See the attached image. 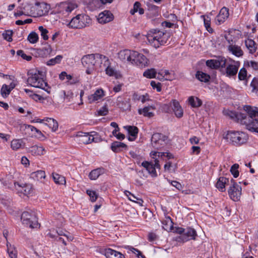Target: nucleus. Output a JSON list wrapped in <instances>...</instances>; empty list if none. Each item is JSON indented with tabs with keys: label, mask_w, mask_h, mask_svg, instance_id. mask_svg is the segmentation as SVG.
I'll return each mask as SVG.
<instances>
[{
	"label": "nucleus",
	"mask_w": 258,
	"mask_h": 258,
	"mask_svg": "<svg viewBox=\"0 0 258 258\" xmlns=\"http://www.w3.org/2000/svg\"><path fill=\"white\" fill-rule=\"evenodd\" d=\"M161 138H165V135L160 133H155L152 135L151 144L154 148L159 149V145L157 143Z\"/></svg>",
	"instance_id": "e433bc0d"
},
{
	"label": "nucleus",
	"mask_w": 258,
	"mask_h": 258,
	"mask_svg": "<svg viewBox=\"0 0 258 258\" xmlns=\"http://www.w3.org/2000/svg\"><path fill=\"white\" fill-rule=\"evenodd\" d=\"M25 146V143L23 139H13L11 143V148L13 150L17 151L23 148Z\"/></svg>",
	"instance_id": "c756f323"
},
{
	"label": "nucleus",
	"mask_w": 258,
	"mask_h": 258,
	"mask_svg": "<svg viewBox=\"0 0 258 258\" xmlns=\"http://www.w3.org/2000/svg\"><path fill=\"white\" fill-rule=\"evenodd\" d=\"M157 72L154 69H150L146 70L144 73V77L149 78L152 79L156 77Z\"/></svg>",
	"instance_id": "c03bdc74"
},
{
	"label": "nucleus",
	"mask_w": 258,
	"mask_h": 258,
	"mask_svg": "<svg viewBox=\"0 0 258 258\" xmlns=\"http://www.w3.org/2000/svg\"><path fill=\"white\" fill-rule=\"evenodd\" d=\"M229 45L227 46L228 50L237 57H241L243 55V52L240 46L234 44L232 40H227Z\"/></svg>",
	"instance_id": "6ab92c4d"
},
{
	"label": "nucleus",
	"mask_w": 258,
	"mask_h": 258,
	"mask_svg": "<svg viewBox=\"0 0 258 258\" xmlns=\"http://www.w3.org/2000/svg\"><path fill=\"white\" fill-rule=\"evenodd\" d=\"M177 233L180 234L177 238V240L183 242L191 239H195L197 236L196 231L194 228L190 227L185 229L179 228L177 229Z\"/></svg>",
	"instance_id": "6e6552de"
},
{
	"label": "nucleus",
	"mask_w": 258,
	"mask_h": 258,
	"mask_svg": "<svg viewBox=\"0 0 258 258\" xmlns=\"http://www.w3.org/2000/svg\"><path fill=\"white\" fill-rule=\"evenodd\" d=\"M113 19V14L108 11H104L98 15V21L99 23L105 24L108 23Z\"/></svg>",
	"instance_id": "aec40b11"
},
{
	"label": "nucleus",
	"mask_w": 258,
	"mask_h": 258,
	"mask_svg": "<svg viewBox=\"0 0 258 258\" xmlns=\"http://www.w3.org/2000/svg\"><path fill=\"white\" fill-rule=\"evenodd\" d=\"M231 185L228 189V194L231 199L234 201H238L240 200L241 195V187L235 181L231 179Z\"/></svg>",
	"instance_id": "1a4fd4ad"
},
{
	"label": "nucleus",
	"mask_w": 258,
	"mask_h": 258,
	"mask_svg": "<svg viewBox=\"0 0 258 258\" xmlns=\"http://www.w3.org/2000/svg\"><path fill=\"white\" fill-rule=\"evenodd\" d=\"M149 43L157 48L167 43L170 38V34L157 29L150 30L146 35Z\"/></svg>",
	"instance_id": "f03ea898"
},
{
	"label": "nucleus",
	"mask_w": 258,
	"mask_h": 258,
	"mask_svg": "<svg viewBox=\"0 0 258 258\" xmlns=\"http://www.w3.org/2000/svg\"><path fill=\"white\" fill-rule=\"evenodd\" d=\"M124 194L130 201L133 202L137 203V201L140 200L138 197L135 196L134 194H132L128 190H125L124 191Z\"/></svg>",
	"instance_id": "603ef678"
},
{
	"label": "nucleus",
	"mask_w": 258,
	"mask_h": 258,
	"mask_svg": "<svg viewBox=\"0 0 258 258\" xmlns=\"http://www.w3.org/2000/svg\"><path fill=\"white\" fill-rule=\"evenodd\" d=\"M59 79L61 81H64L65 79H66L67 81L66 83L68 85H75L79 82V80L77 77H76L74 75L68 74L67 72L64 71L62 72L59 75Z\"/></svg>",
	"instance_id": "a211bd4d"
},
{
	"label": "nucleus",
	"mask_w": 258,
	"mask_h": 258,
	"mask_svg": "<svg viewBox=\"0 0 258 258\" xmlns=\"http://www.w3.org/2000/svg\"><path fill=\"white\" fill-rule=\"evenodd\" d=\"M11 91V90L9 88L8 85L4 84L2 87L1 93L3 97L6 98L10 94Z\"/></svg>",
	"instance_id": "8fccbe9b"
},
{
	"label": "nucleus",
	"mask_w": 258,
	"mask_h": 258,
	"mask_svg": "<svg viewBox=\"0 0 258 258\" xmlns=\"http://www.w3.org/2000/svg\"><path fill=\"white\" fill-rule=\"evenodd\" d=\"M240 65V63L239 61L231 60L230 62L227 63L226 68L225 76L230 78L236 77Z\"/></svg>",
	"instance_id": "f8f14e48"
},
{
	"label": "nucleus",
	"mask_w": 258,
	"mask_h": 258,
	"mask_svg": "<svg viewBox=\"0 0 258 258\" xmlns=\"http://www.w3.org/2000/svg\"><path fill=\"white\" fill-rule=\"evenodd\" d=\"M21 219L23 224L27 227L34 228L39 226L35 213L32 211L24 212Z\"/></svg>",
	"instance_id": "423d86ee"
},
{
	"label": "nucleus",
	"mask_w": 258,
	"mask_h": 258,
	"mask_svg": "<svg viewBox=\"0 0 258 258\" xmlns=\"http://www.w3.org/2000/svg\"><path fill=\"white\" fill-rule=\"evenodd\" d=\"M165 155H166V156L169 158H170L171 156V155L169 153L159 152L156 151H152L150 153V156L152 157V158H155V157H158V158H159L160 157L162 158L163 156H164Z\"/></svg>",
	"instance_id": "a18cd8bd"
},
{
	"label": "nucleus",
	"mask_w": 258,
	"mask_h": 258,
	"mask_svg": "<svg viewBox=\"0 0 258 258\" xmlns=\"http://www.w3.org/2000/svg\"><path fill=\"white\" fill-rule=\"evenodd\" d=\"M108 112V108L106 104L102 106L98 111V113L100 115H106Z\"/></svg>",
	"instance_id": "e2e57ef3"
},
{
	"label": "nucleus",
	"mask_w": 258,
	"mask_h": 258,
	"mask_svg": "<svg viewBox=\"0 0 258 258\" xmlns=\"http://www.w3.org/2000/svg\"><path fill=\"white\" fill-rule=\"evenodd\" d=\"M45 121L46 122L45 124L51 128L52 132H55L57 130L58 124L56 120L51 118H45Z\"/></svg>",
	"instance_id": "c9c22d12"
},
{
	"label": "nucleus",
	"mask_w": 258,
	"mask_h": 258,
	"mask_svg": "<svg viewBox=\"0 0 258 258\" xmlns=\"http://www.w3.org/2000/svg\"><path fill=\"white\" fill-rule=\"evenodd\" d=\"M46 177L45 172L43 170H38L31 173L30 177L37 181H42Z\"/></svg>",
	"instance_id": "473e14b6"
},
{
	"label": "nucleus",
	"mask_w": 258,
	"mask_h": 258,
	"mask_svg": "<svg viewBox=\"0 0 258 258\" xmlns=\"http://www.w3.org/2000/svg\"><path fill=\"white\" fill-rule=\"evenodd\" d=\"M105 96V93L102 89H97L92 95L88 96L89 102L92 103L101 99Z\"/></svg>",
	"instance_id": "b1692460"
},
{
	"label": "nucleus",
	"mask_w": 258,
	"mask_h": 258,
	"mask_svg": "<svg viewBox=\"0 0 258 258\" xmlns=\"http://www.w3.org/2000/svg\"><path fill=\"white\" fill-rule=\"evenodd\" d=\"M57 233L58 235H63V236H66L68 240H69L70 241H72L73 239V238L72 236H69L67 234V233H68L67 232L64 231L62 230L59 229L57 231Z\"/></svg>",
	"instance_id": "774afa93"
},
{
	"label": "nucleus",
	"mask_w": 258,
	"mask_h": 258,
	"mask_svg": "<svg viewBox=\"0 0 258 258\" xmlns=\"http://www.w3.org/2000/svg\"><path fill=\"white\" fill-rule=\"evenodd\" d=\"M87 194L90 197V200L92 202H94L96 201V200L98 198V195L96 194V192L95 191L91 190H87Z\"/></svg>",
	"instance_id": "13d9d810"
},
{
	"label": "nucleus",
	"mask_w": 258,
	"mask_h": 258,
	"mask_svg": "<svg viewBox=\"0 0 258 258\" xmlns=\"http://www.w3.org/2000/svg\"><path fill=\"white\" fill-rule=\"evenodd\" d=\"M111 149L114 152L118 153L121 151L123 149L126 150L127 146L123 143L114 142L111 144Z\"/></svg>",
	"instance_id": "c85d7f7f"
},
{
	"label": "nucleus",
	"mask_w": 258,
	"mask_h": 258,
	"mask_svg": "<svg viewBox=\"0 0 258 258\" xmlns=\"http://www.w3.org/2000/svg\"><path fill=\"white\" fill-rule=\"evenodd\" d=\"M238 168L239 165L237 164H234L231 167L230 172L235 178L237 177L239 175Z\"/></svg>",
	"instance_id": "5fc2aeb1"
},
{
	"label": "nucleus",
	"mask_w": 258,
	"mask_h": 258,
	"mask_svg": "<svg viewBox=\"0 0 258 258\" xmlns=\"http://www.w3.org/2000/svg\"><path fill=\"white\" fill-rule=\"evenodd\" d=\"M196 77L200 81L205 83L208 82L210 79V77L209 75L201 71H198L197 72Z\"/></svg>",
	"instance_id": "ea45409f"
},
{
	"label": "nucleus",
	"mask_w": 258,
	"mask_h": 258,
	"mask_svg": "<svg viewBox=\"0 0 258 258\" xmlns=\"http://www.w3.org/2000/svg\"><path fill=\"white\" fill-rule=\"evenodd\" d=\"M229 15L228 9L225 7H223L216 18L215 21L216 24L220 25L223 23L228 18Z\"/></svg>",
	"instance_id": "412c9836"
},
{
	"label": "nucleus",
	"mask_w": 258,
	"mask_h": 258,
	"mask_svg": "<svg viewBox=\"0 0 258 258\" xmlns=\"http://www.w3.org/2000/svg\"><path fill=\"white\" fill-rule=\"evenodd\" d=\"M226 63V60L224 57H219L217 59H210L206 61V64L208 67L216 69L220 67H225Z\"/></svg>",
	"instance_id": "f3484780"
},
{
	"label": "nucleus",
	"mask_w": 258,
	"mask_h": 258,
	"mask_svg": "<svg viewBox=\"0 0 258 258\" xmlns=\"http://www.w3.org/2000/svg\"><path fill=\"white\" fill-rule=\"evenodd\" d=\"M203 17L204 18V25L205 28L209 32L212 33L213 32V30L210 26V18L208 16Z\"/></svg>",
	"instance_id": "3c124183"
},
{
	"label": "nucleus",
	"mask_w": 258,
	"mask_h": 258,
	"mask_svg": "<svg viewBox=\"0 0 258 258\" xmlns=\"http://www.w3.org/2000/svg\"><path fill=\"white\" fill-rule=\"evenodd\" d=\"M38 30L40 32L41 36L44 40H47L48 39V36L47 35L48 31L44 28L43 26H41L38 27Z\"/></svg>",
	"instance_id": "864d4df0"
},
{
	"label": "nucleus",
	"mask_w": 258,
	"mask_h": 258,
	"mask_svg": "<svg viewBox=\"0 0 258 258\" xmlns=\"http://www.w3.org/2000/svg\"><path fill=\"white\" fill-rule=\"evenodd\" d=\"M90 21L91 20L88 16L79 14L72 18L68 25L71 28L81 29L86 27Z\"/></svg>",
	"instance_id": "0eeeda50"
},
{
	"label": "nucleus",
	"mask_w": 258,
	"mask_h": 258,
	"mask_svg": "<svg viewBox=\"0 0 258 258\" xmlns=\"http://www.w3.org/2000/svg\"><path fill=\"white\" fill-rule=\"evenodd\" d=\"M138 95L135 93L133 95V98L134 100H140L142 103L145 102L146 101L149 100L148 95H141L139 96V98H137Z\"/></svg>",
	"instance_id": "bf43d9fd"
},
{
	"label": "nucleus",
	"mask_w": 258,
	"mask_h": 258,
	"mask_svg": "<svg viewBox=\"0 0 258 258\" xmlns=\"http://www.w3.org/2000/svg\"><path fill=\"white\" fill-rule=\"evenodd\" d=\"M250 86L252 88V92L256 93L258 92V82L257 80L253 79L250 83Z\"/></svg>",
	"instance_id": "338daca9"
},
{
	"label": "nucleus",
	"mask_w": 258,
	"mask_h": 258,
	"mask_svg": "<svg viewBox=\"0 0 258 258\" xmlns=\"http://www.w3.org/2000/svg\"><path fill=\"white\" fill-rule=\"evenodd\" d=\"M238 79L240 81L244 80L247 77V71L244 68H241L238 73Z\"/></svg>",
	"instance_id": "4d7b16f0"
},
{
	"label": "nucleus",
	"mask_w": 258,
	"mask_h": 258,
	"mask_svg": "<svg viewBox=\"0 0 258 258\" xmlns=\"http://www.w3.org/2000/svg\"><path fill=\"white\" fill-rule=\"evenodd\" d=\"M225 139L233 145L240 146L247 142L248 137L243 132L230 131L227 132Z\"/></svg>",
	"instance_id": "20e7f679"
},
{
	"label": "nucleus",
	"mask_w": 258,
	"mask_h": 258,
	"mask_svg": "<svg viewBox=\"0 0 258 258\" xmlns=\"http://www.w3.org/2000/svg\"><path fill=\"white\" fill-rule=\"evenodd\" d=\"M163 228L166 231H170L172 229L173 223L170 217H167L162 222Z\"/></svg>",
	"instance_id": "37998d69"
},
{
	"label": "nucleus",
	"mask_w": 258,
	"mask_h": 258,
	"mask_svg": "<svg viewBox=\"0 0 258 258\" xmlns=\"http://www.w3.org/2000/svg\"><path fill=\"white\" fill-rule=\"evenodd\" d=\"M141 165L144 167L148 173L153 177H156L157 174L155 167L153 166V164L149 162L145 161L141 163Z\"/></svg>",
	"instance_id": "cd10ccee"
},
{
	"label": "nucleus",
	"mask_w": 258,
	"mask_h": 258,
	"mask_svg": "<svg viewBox=\"0 0 258 258\" xmlns=\"http://www.w3.org/2000/svg\"><path fill=\"white\" fill-rule=\"evenodd\" d=\"M12 34L13 32L12 31H6L5 32L3 33V36L5 40L10 42L12 41Z\"/></svg>",
	"instance_id": "052dcab7"
},
{
	"label": "nucleus",
	"mask_w": 258,
	"mask_h": 258,
	"mask_svg": "<svg viewBox=\"0 0 258 258\" xmlns=\"http://www.w3.org/2000/svg\"><path fill=\"white\" fill-rule=\"evenodd\" d=\"M81 61L83 66L86 68L87 74H91L99 63H103V61H105L106 64L108 62L107 57L98 54L85 55L82 58Z\"/></svg>",
	"instance_id": "f257e3e1"
},
{
	"label": "nucleus",
	"mask_w": 258,
	"mask_h": 258,
	"mask_svg": "<svg viewBox=\"0 0 258 258\" xmlns=\"http://www.w3.org/2000/svg\"><path fill=\"white\" fill-rule=\"evenodd\" d=\"M49 10V7L45 3H36L31 8V16L34 17H41L46 14Z\"/></svg>",
	"instance_id": "9d476101"
},
{
	"label": "nucleus",
	"mask_w": 258,
	"mask_h": 258,
	"mask_svg": "<svg viewBox=\"0 0 258 258\" xmlns=\"http://www.w3.org/2000/svg\"><path fill=\"white\" fill-rule=\"evenodd\" d=\"M244 110L246 111L248 114V116H246L247 119L249 118H254L256 116H258V108L256 107H252L250 106H244Z\"/></svg>",
	"instance_id": "7c9ffc66"
},
{
	"label": "nucleus",
	"mask_w": 258,
	"mask_h": 258,
	"mask_svg": "<svg viewBox=\"0 0 258 258\" xmlns=\"http://www.w3.org/2000/svg\"><path fill=\"white\" fill-rule=\"evenodd\" d=\"M135 51L124 49L118 53V58L122 62L132 64L134 58Z\"/></svg>",
	"instance_id": "9b49d317"
},
{
	"label": "nucleus",
	"mask_w": 258,
	"mask_h": 258,
	"mask_svg": "<svg viewBox=\"0 0 258 258\" xmlns=\"http://www.w3.org/2000/svg\"><path fill=\"white\" fill-rule=\"evenodd\" d=\"M62 9L67 13H71L75 9L77 8L78 5L75 1L72 0L62 3L61 4Z\"/></svg>",
	"instance_id": "393cba45"
},
{
	"label": "nucleus",
	"mask_w": 258,
	"mask_h": 258,
	"mask_svg": "<svg viewBox=\"0 0 258 258\" xmlns=\"http://www.w3.org/2000/svg\"><path fill=\"white\" fill-rule=\"evenodd\" d=\"M104 173V169L99 168L93 170L89 174V177L91 180H96L98 177Z\"/></svg>",
	"instance_id": "4c0bfd02"
},
{
	"label": "nucleus",
	"mask_w": 258,
	"mask_h": 258,
	"mask_svg": "<svg viewBox=\"0 0 258 258\" xmlns=\"http://www.w3.org/2000/svg\"><path fill=\"white\" fill-rule=\"evenodd\" d=\"M150 84L154 89H156L157 92H159L161 91V84L160 83H156L154 81H152Z\"/></svg>",
	"instance_id": "0e129e2a"
},
{
	"label": "nucleus",
	"mask_w": 258,
	"mask_h": 258,
	"mask_svg": "<svg viewBox=\"0 0 258 258\" xmlns=\"http://www.w3.org/2000/svg\"><path fill=\"white\" fill-rule=\"evenodd\" d=\"M141 4L139 2H136L134 5V8L130 11V13L132 15H134L135 13L139 12L140 14H143L144 12L142 8H140Z\"/></svg>",
	"instance_id": "de8ad7c7"
},
{
	"label": "nucleus",
	"mask_w": 258,
	"mask_h": 258,
	"mask_svg": "<svg viewBox=\"0 0 258 258\" xmlns=\"http://www.w3.org/2000/svg\"><path fill=\"white\" fill-rule=\"evenodd\" d=\"M38 35L35 32H31L28 36L27 39L31 43H36L38 41Z\"/></svg>",
	"instance_id": "09e8293b"
},
{
	"label": "nucleus",
	"mask_w": 258,
	"mask_h": 258,
	"mask_svg": "<svg viewBox=\"0 0 258 258\" xmlns=\"http://www.w3.org/2000/svg\"><path fill=\"white\" fill-rule=\"evenodd\" d=\"M28 84L32 87L43 89L48 92L49 87L42 78V73L36 70H31L28 72Z\"/></svg>",
	"instance_id": "7ed1b4c3"
},
{
	"label": "nucleus",
	"mask_w": 258,
	"mask_h": 258,
	"mask_svg": "<svg viewBox=\"0 0 258 258\" xmlns=\"http://www.w3.org/2000/svg\"><path fill=\"white\" fill-rule=\"evenodd\" d=\"M62 56L61 55H56L54 58H51L46 62L47 66H53L57 63H59L62 59Z\"/></svg>",
	"instance_id": "49530a36"
},
{
	"label": "nucleus",
	"mask_w": 258,
	"mask_h": 258,
	"mask_svg": "<svg viewBox=\"0 0 258 258\" xmlns=\"http://www.w3.org/2000/svg\"><path fill=\"white\" fill-rule=\"evenodd\" d=\"M7 252L9 256L11 258L17 257V250L14 245H12L10 243L7 241Z\"/></svg>",
	"instance_id": "58836bf2"
},
{
	"label": "nucleus",
	"mask_w": 258,
	"mask_h": 258,
	"mask_svg": "<svg viewBox=\"0 0 258 258\" xmlns=\"http://www.w3.org/2000/svg\"><path fill=\"white\" fill-rule=\"evenodd\" d=\"M149 59L144 54L135 51L132 65L144 68L149 65Z\"/></svg>",
	"instance_id": "ddd939ff"
},
{
	"label": "nucleus",
	"mask_w": 258,
	"mask_h": 258,
	"mask_svg": "<svg viewBox=\"0 0 258 258\" xmlns=\"http://www.w3.org/2000/svg\"><path fill=\"white\" fill-rule=\"evenodd\" d=\"M169 104L175 117L178 118H181L183 115V109L179 101L177 100L173 99L171 101Z\"/></svg>",
	"instance_id": "2eb2a0df"
},
{
	"label": "nucleus",
	"mask_w": 258,
	"mask_h": 258,
	"mask_svg": "<svg viewBox=\"0 0 258 258\" xmlns=\"http://www.w3.org/2000/svg\"><path fill=\"white\" fill-rule=\"evenodd\" d=\"M17 53L19 56H21L24 59H26L28 61H29L32 59L31 56L26 55L22 50H18Z\"/></svg>",
	"instance_id": "680f3d73"
},
{
	"label": "nucleus",
	"mask_w": 258,
	"mask_h": 258,
	"mask_svg": "<svg viewBox=\"0 0 258 258\" xmlns=\"http://www.w3.org/2000/svg\"><path fill=\"white\" fill-rule=\"evenodd\" d=\"M29 151L34 155L40 156L46 153V150L43 147L36 145L30 147Z\"/></svg>",
	"instance_id": "f704fd0d"
},
{
	"label": "nucleus",
	"mask_w": 258,
	"mask_h": 258,
	"mask_svg": "<svg viewBox=\"0 0 258 258\" xmlns=\"http://www.w3.org/2000/svg\"><path fill=\"white\" fill-rule=\"evenodd\" d=\"M155 109L154 106L150 105L145 107L143 109H139L138 112L140 114H143L145 116L151 117L154 116L153 110Z\"/></svg>",
	"instance_id": "bb28decb"
},
{
	"label": "nucleus",
	"mask_w": 258,
	"mask_h": 258,
	"mask_svg": "<svg viewBox=\"0 0 258 258\" xmlns=\"http://www.w3.org/2000/svg\"><path fill=\"white\" fill-rule=\"evenodd\" d=\"M245 45L250 53H254L257 49L255 42L251 39H247L245 40Z\"/></svg>",
	"instance_id": "72a5a7b5"
},
{
	"label": "nucleus",
	"mask_w": 258,
	"mask_h": 258,
	"mask_svg": "<svg viewBox=\"0 0 258 258\" xmlns=\"http://www.w3.org/2000/svg\"><path fill=\"white\" fill-rule=\"evenodd\" d=\"M52 177L54 182L58 184H65L66 181L64 176L57 173H53Z\"/></svg>",
	"instance_id": "a19ab883"
},
{
	"label": "nucleus",
	"mask_w": 258,
	"mask_h": 258,
	"mask_svg": "<svg viewBox=\"0 0 258 258\" xmlns=\"http://www.w3.org/2000/svg\"><path fill=\"white\" fill-rule=\"evenodd\" d=\"M107 61V64H106L105 61H103V63L100 65V68L101 69H105L106 74L110 77H114L116 79L120 78V74L110 65V62L108 58Z\"/></svg>",
	"instance_id": "4468645a"
},
{
	"label": "nucleus",
	"mask_w": 258,
	"mask_h": 258,
	"mask_svg": "<svg viewBox=\"0 0 258 258\" xmlns=\"http://www.w3.org/2000/svg\"><path fill=\"white\" fill-rule=\"evenodd\" d=\"M189 104L193 107H199L202 105V101L198 97L191 96L188 98Z\"/></svg>",
	"instance_id": "79ce46f5"
},
{
	"label": "nucleus",
	"mask_w": 258,
	"mask_h": 258,
	"mask_svg": "<svg viewBox=\"0 0 258 258\" xmlns=\"http://www.w3.org/2000/svg\"><path fill=\"white\" fill-rule=\"evenodd\" d=\"M161 72L164 76V80H172L174 78V76L168 70H161Z\"/></svg>",
	"instance_id": "6e6d98bb"
},
{
	"label": "nucleus",
	"mask_w": 258,
	"mask_h": 258,
	"mask_svg": "<svg viewBox=\"0 0 258 258\" xmlns=\"http://www.w3.org/2000/svg\"><path fill=\"white\" fill-rule=\"evenodd\" d=\"M104 253L107 258H125L122 253L111 248L105 249Z\"/></svg>",
	"instance_id": "a878e982"
},
{
	"label": "nucleus",
	"mask_w": 258,
	"mask_h": 258,
	"mask_svg": "<svg viewBox=\"0 0 258 258\" xmlns=\"http://www.w3.org/2000/svg\"><path fill=\"white\" fill-rule=\"evenodd\" d=\"M79 138V141L84 144H88L94 141V138L93 135H90L88 133H79L77 135Z\"/></svg>",
	"instance_id": "5701e85b"
},
{
	"label": "nucleus",
	"mask_w": 258,
	"mask_h": 258,
	"mask_svg": "<svg viewBox=\"0 0 258 258\" xmlns=\"http://www.w3.org/2000/svg\"><path fill=\"white\" fill-rule=\"evenodd\" d=\"M230 114L231 118L235 117L238 120H240L241 123L245 125L246 129L251 132H255L258 127V119L253 118L247 119L246 115L241 113L236 114L235 112H230Z\"/></svg>",
	"instance_id": "39448f33"
},
{
	"label": "nucleus",
	"mask_w": 258,
	"mask_h": 258,
	"mask_svg": "<svg viewBox=\"0 0 258 258\" xmlns=\"http://www.w3.org/2000/svg\"><path fill=\"white\" fill-rule=\"evenodd\" d=\"M123 128L128 133V140L130 141H134L137 138L139 129L137 126L126 125L124 126Z\"/></svg>",
	"instance_id": "4be33fe9"
},
{
	"label": "nucleus",
	"mask_w": 258,
	"mask_h": 258,
	"mask_svg": "<svg viewBox=\"0 0 258 258\" xmlns=\"http://www.w3.org/2000/svg\"><path fill=\"white\" fill-rule=\"evenodd\" d=\"M229 182V179L225 177H220L216 183L217 188L221 191H225V185Z\"/></svg>",
	"instance_id": "2f4dec72"
},
{
	"label": "nucleus",
	"mask_w": 258,
	"mask_h": 258,
	"mask_svg": "<svg viewBox=\"0 0 258 258\" xmlns=\"http://www.w3.org/2000/svg\"><path fill=\"white\" fill-rule=\"evenodd\" d=\"M28 128H29L32 132H35L37 135H35L36 136H37L38 138H40L41 137L43 136V135L41 131H40L39 130L35 127L34 126L29 125L28 126Z\"/></svg>",
	"instance_id": "69168bd1"
},
{
	"label": "nucleus",
	"mask_w": 258,
	"mask_h": 258,
	"mask_svg": "<svg viewBox=\"0 0 258 258\" xmlns=\"http://www.w3.org/2000/svg\"><path fill=\"white\" fill-rule=\"evenodd\" d=\"M15 187L18 192L23 193L25 196H32L33 194V189L31 184L15 183Z\"/></svg>",
	"instance_id": "dca6fc26"
}]
</instances>
